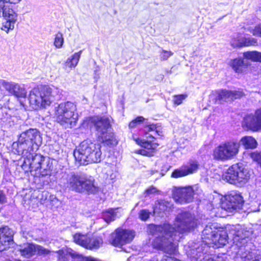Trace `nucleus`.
Listing matches in <instances>:
<instances>
[{
    "label": "nucleus",
    "mask_w": 261,
    "mask_h": 261,
    "mask_svg": "<svg viewBox=\"0 0 261 261\" xmlns=\"http://www.w3.org/2000/svg\"><path fill=\"white\" fill-rule=\"evenodd\" d=\"M88 237L85 235L81 234L80 233H76L73 236L74 242L86 248L87 239Z\"/></svg>",
    "instance_id": "473e14b6"
},
{
    "label": "nucleus",
    "mask_w": 261,
    "mask_h": 261,
    "mask_svg": "<svg viewBox=\"0 0 261 261\" xmlns=\"http://www.w3.org/2000/svg\"><path fill=\"white\" fill-rule=\"evenodd\" d=\"M196 195L195 190L192 187L176 188L173 192V198L180 204L189 203L192 201Z\"/></svg>",
    "instance_id": "4468645a"
},
{
    "label": "nucleus",
    "mask_w": 261,
    "mask_h": 261,
    "mask_svg": "<svg viewBox=\"0 0 261 261\" xmlns=\"http://www.w3.org/2000/svg\"><path fill=\"white\" fill-rule=\"evenodd\" d=\"M57 253L58 254V258L60 261H67V256L68 255H70L73 258L77 259L80 261H101L91 256L84 257L72 250L68 252L66 250L62 249L58 251Z\"/></svg>",
    "instance_id": "aec40b11"
},
{
    "label": "nucleus",
    "mask_w": 261,
    "mask_h": 261,
    "mask_svg": "<svg viewBox=\"0 0 261 261\" xmlns=\"http://www.w3.org/2000/svg\"><path fill=\"white\" fill-rule=\"evenodd\" d=\"M53 89L48 86L36 87L30 92V107L34 110L44 109L54 101Z\"/></svg>",
    "instance_id": "6e6552de"
},
{
    "label": "nucleus",
    "mask_w": 261,
    "mask_h": 261,
    "mask_svg": "<svg viewBox=\"0 0 261 261\" xmlns=\"http://www.w3.org/2000/svg\"><path fill=\"white\" fill-rule=\"evenodd\" d=\"M187 94L174 95L173 99V102L176 105H179L182 102V101L187 98Z\"/></svg>",
    "instance_id": "79ce46f5"
},
{
    "label": "nucleus",
    "mask_w": 261,
    "mask_h": 261,
    "mask_svg": "<svg viewBox=\"0 0 261 261\" xmlns=\"http://www.w3.org/2000/svg\"><path fill=\"white\" fill-rule=\"evenodd\" d=\"M87 121L89 125L95 127L101 141L109 142L112 140L114 135L110 132V120L109 118L94 116L88 118Z\"/></svg>",
    "instance_id": "9b49d317"
},
{
    "label": "nucleus",
    "mask_w": 261,
    "mask_h": 261,
    "mask_svg": "<svg viewBox=\"0 0 261 261\" xmlns=\"http://www.w3.org/2000/svg\"><path fill=\"white\" fill-rule=\"evenodd\" d=\"M82 50H80L77 53H74L71 57H69L66 62L65 63V69L67 67L71 69L75 67L80 60L82 55Z\"/></svg>",
    "instance_id": "393cba45"
},
{
    "label": "nucleus",
    "mask_w": 261,
    "mask_h": 261,
    "mask_svg": "<svg viewBox=\"0 0 261 261\" xmlns=\"http://www.w3.org/2000/svg\"><path fill=\"white\" fill-rule=\"evenodd\" d=\"M173 204L172 203L164 200H157L153 207V214L160 217L167 215L171 211Z\"/></svg>",
    "instance_id": "412c9836"
},
{
    "label": "nucleus",
    "mask_w": 261,
    "mask_h": 261,
    "mask_svg": "<svg viewBox=\"0 0 261 261\" xmlns=\"http://www.w3.org/2000/svg\"><path fill=\"white\" fill-rule=\"evenodd\" d=\"M117 171L116 165L113 164H108L103 169V172L109 176L111 179H113L116 175L115 173Z\"/></svg>",
    "instance_id": "2f4dec72"
},
{
    "label": "nucleus",
    "mask_w": 261,
    "mask_h": 261,
    "mask_svg": "<svg viewBox=\"0 0 261 261\" xmlns=\"http://www.w3.org/2000/svg\"><path fill=\"white\" fill-rule=\"evenodd\" d=\"M6 202V197L4 193L0 191V204H3Z\"/></svg>",
    "instance_id": "09e8293b"
},
{
    "label": "nucleus",
    "mask_w": 261,
    "mask_h": 261,
    "mask_svg": "<svg viewBox=\"0 0 261 261\" xmlns=\"http://www.w3.org/2000/svg\"><path fill=\"white\" fill-rule=\"evenodd\" d=\"M16 83L12 82H7L4 80H0V92L2 91V88L3 87L10 94L13 95L15 91L14 89H16Z\"/></svg>",
    "instance_id": "c756f323"
},
{
    "label": "nucleus",
    "mask_w": 261,
    "mask_h": 261,
    "mask_svg": "<svg viewBox=\"0 0 261 261\" xmlns=\"http://www.w3.org/2000/svg\"><path fill=\"white\" fill-rule=\"evenodd\" d=\"M5 3L6 2L4 0H0V17L2 16V13L5 10V9L7 8L5 5Z\"/></svg>",
    "instance_id": "49530a36"
},
{
    "label": "nucleus",
    "mask_w": 261,
    "mask_h": 261,
    "mask_svg": "<svg viewBox=\"0 0 261 261\" xmlns=\"http://www.w3.org/2000/svg\"><path fill=\"white\" fill-rule=\"evenodd\" d=\"M2 15L6 20L16 22L17 19V14L12 9L6 8Z\"/></svg>",
    "instance_id": "7c9ffc66"
},
{
    "label": "nucleus",
    "mask_w": 261,
    "mask_h": 261,
    "mask_svg": "<svg viewBox=\"0 0 261 261\" xmlns=\"http://www.w3.org/2000/svg\"><path fill=\"white\" fill-rule=\"evenodd\" d=\"M145 118L142 116H138L134 120H133L129 124V127L134 128L143 122Z\"/></svg>",
    "instance_id": "ea45409f"
},
{
    "label": "nucleus",
    "mask_w": 261,
    "mask_h": 261,
    "mask_svg": "<svg viewBox=\"0 0 261 261\" xmlns=\"http://www.w3.org/2000/svg\"><path fill=\"white\" fill-rule=\"evenodd\" d=\"M15 23L16 22H12V21L6 20L3 23L1 29L6 33H8L10 30H13L14 29Z\"/></svg>",
    "instance_id": "4c0bfd02"
},
{
    "label": "nucleus",
    "mask_w": 261,
    "mask_h": 261,
    "mask_svg": "<svg viewBox=\"0 0 261 261\" xmlns=\"http://www.w3.org/2000/svg\"><path fill=\"white\" fill-rule=\"evenodd\" d=\"M217 100L223 101H231L234 99L239 98L244 95L241 90H220L216 92Z\"/></svg>",
    "instance_id": "a211bd4d"
},
{
    "label": "nucleus",
    "mask_w": 261,
    "mask_h": 261,
    "mask_svg": "<svg viewBox=\"0 0 261 261\" xmlns=\"http://www.w3.org/2000/svg\"><path fill=\"white\" fill-rule=\"evenodd\" d=\"M16 89H14L13 95L17 97L25 98L27 95L26 90L22 87L20 86L18 84H16Z\"/></svg>",
    "instance_id": "72a5a7b5"
},
{
    "label": "nucleus",
    "mask_w": 261,
    "mask_h": 261,
    "mask_svg": "<svg viewBox=\"0 0 261 261\" xmlns=\"http://www.w3.org/2000/svg\"><path fill=\"white\" fill-rule=\"evenodd\" d=\"M162 261H175L171 257L168 256H165Z\"/></svg>",
    "instance_id": "3c124183"
},
{
    "label": "nucleus",
    "mask_w": 261,
    "mask_h": 261,
    "mask_svg": "<svg viewBox=\"0 0 261 261\" xmlns=\"http://www.w3.org/2000/svg\"><path fill=\"white\" fill-rule=\"evenodd\" d=\"M198 167L199 164L196 161L190 160L179 168L175 169L172 173L171 177L177 178L193 174L197 171Z\"/></svg>",
    "instance_id": "2eb2a0df"
},
{
    "label": "nucleus",
    "mask_w": 261,
    "mask_h": 261,
    "mask_svg": "<svg viewBox=\"0 0 261 261\" xmlns=\"http://www.w3.org/2000/svg\"><path fill=\"white\" fill-rule=\"evenodd\" d=\"M86 248L90 249L98 248L102 243V239L100 237H93L92 238L88 237L87 239Z\"/></svg>",
    "instance_id": "cd10ccee"
},
{
    "label": "nucleus",
    "mask_w": 261,
    "mask_h": 261,
    "mask_svg": "<svg viewBox=\"0 0 261 261\" xmlns=\"http://www.w3.org/2000/svg\"><path fill=\"white\" fill-rule=\"evenodd\" d=\"M243 203V197L236 192H231L226 197L227 208L230 211L239 208Z\"/></svg>",
    "instance_id": "6ab92c4d"
},
{
    "label": "nucleus",
    "mask_w": 261,
    "mask_h": 261,
    "mask_svg": "<svg viewBox=\"0 0 261 261\" xmlns=\"http://www.w3.org/2000/svg\"><path fill=\"white\" fill-rule=\"evenodd\" d=\"M64 42V38L61 33H58L55 36L54 40V45L57 48H60L62 47Z\"/></svg>",
    "instance_id": "e433bc0d"
},
{
    "label": "nucleus",
    "mask_w": 261,
    "mask_h": 261,
    "mask_svg": "<svg viewBox=\"0 0 261 261\" xmlns=\"http://www.w3.org/2000/svg\"><path fill=\"white\" fill-rule=\"evenodd\" d=\"M240 143L245 149H254L257 146V143L255 139L250 136L243 137L240 140Z\"/></svg>",
    "instance_id": "bb28decb"
},
{
    "label": "nucleus",
    "mask_w": 261,
    "mask_h": 261,
    "mask_svg": "<svg viewBox=\"0 0 261 261\" xmlns=\"http://www.w3.org/2000/svg\"><path fill=\"white\" fill-rule=\"evenodd\" d=\"M101 154V145L90 140L83 141L74 152L75 160L81 165L100 162Z\"/></svg>",
    "instance_id": "20e7f679"
},
{
    "label": "nucleus",
    "mask_w": 261,
    "mask_h": 261,
    "mask_svg": "<svg viewBox=\"0 0 261 261\" xmlns=\"http://www.w3.org/2000/svg\"><path fill=\"white\" fill-rule=\"evenodd\" d=\"M257 62H261V53L259 52V55L258 56Z\"/></svg>",
    "instance_id": "603ef678"
},
{
    "label": "nucleus",
    "mask_w": 261,
    "mask_h": 261,
    "mask_svg": "<svg viewBox=\"0 0 261 261\" xmlns=\"http://www.w3.org/2000/svg\"><path fill=\"white\" fill-rule=\"evenodd\" d=\"M243 125L255 132L261 129V108L257 109L254 115H247L244 118Z\"/></svg>",
    "instance_id": "dca6fc26"
},
{
    "label": "nucleus",
    "mask_w": 261,
    "mask_h": 261,
    "mask_svg": "<svg viewBox=\"0 0 261 261\" xmlns=\"http://www.w3.org/2000/svg\"><path fill=\"white\" fill-rule=\"evenodd\" d=\"M42 143V137L36 129H30L22 132L18 140L12 145L13 151L24 158V164L28 166L30 171L39 170L42 176L50 175L53 168V164L46 159L36 153Z\"/></svg>",
    "instance_id": "f03ea898"
},
{
    "label": "nucleus",
    "mask_w": 261,
    "mask_h": 261,
    "mask_svg": "<svg viewBox=\"0 0 261 261\" xmlns=\"http://www.w3.org/2000/svg\"><path fill=\"white\" fill-rule=\"evenodd\" d=\"M197 225V221L190 213L187 212L177 216L174 227L166 223L160 225H150L149 231L155 237L151 245L153 248L167 254H175L177 242L181 238V234L194 228Z\"/></svg>",
    "instance_id": "f257e3e1"
},
{
    "label": "nucleus",
    "mask_w": 261,
    "mask_h": 261,
    "mask_svg": "<svg viewBox=\"0 0 261 261\" xmlns=\"http://www.w3.org/2000/svg\"><path fill=\"white\" fill-rule=\"evenodd\" d=\"M259 52L257 51H249L244 53L243 56L245 59L251 60L253 61H257Z\"/></svg>",
    "instance_id": "f704fd0d"
},
{
    "label": "nucleus",
    "mask_w": 261,
    "mask_h": 261,
    "mask_svg": "<svg viewBox=\"0 0 261 261\" xmlns=\"http://www.w3.org/2000/svg\"><path fill=\"white\" fill-rule=\"evenodd\" d=\"M6 3H10V4H17L19 2H20L21 0H4Z\"/></svg>",
    "instance_id": "8fccbe9b"
},
{
    "label": "nucleus",
    "mask_w": 261,
    "mask_h": 261,
    "mask_svg": "<svg viewBox=\"0 0 261 261\" xmlns=\"http://www.w3.org/2000/svg\"><path fill=\"white\" fill-rule=\"evenodd\" d=\"M240 143L236 141H227L221 144L214 151V155L217 159L227 160L236 156L239 150Z\"/></svg>",
    "instance_id": "f8f14e48"
},
{
    "label": "nucleus",
    "mask_w": 261,
    "mask_h": 261,
    "mask_svg": "<svg viewBox=\"0 0 261 261\" xmlns=\"http://www.w3.org/2000/svg\"><path fill=\"white\" fill-rule=\"evenodd\" d=\"M60 182L69 190L77 193L87 192L92 194L98 190L97 187L94 184V178L84 174H64L60 179Z\"/></svg>",
    "instance_id": "7ed1b4c3"
},
{
    "label": "nucleus",
    "mask_w": 261,
    "mask_h": 261,
    "mask_svg": "<svg viewBox=\"0 0 261 261\" xmlns=\"http://www.w3.org/2000/svg\"><path fill=\"white\" fill-rule=\"evenodd\" d=\"M244 29L249 32L253 35L261 37V23L253 25L252 22H247L244 26Z\"/></svg>",
    "instance_id": "a878e982"
},
{
    "label": "nucleus",
    "mask_w": 261,
    "mask_h": 261,
    "mask_svg": "<svg viewBox=\"0 0 261 261\" xmlns=\"http://www.w3.org/2000/svg\"><path fill=\"white\" fill-rule=\"evenodd\" d=\"M220 229L218 227L217 223H208L205 226L202 232L201 239L202 242L200 246L196 248V249L191 250L192 257L200 261H213V259L208 255V245L212 242V239L215 237V235Z\"/></svg>",
    "instance_id": "423d86ee"
},
{
    "label": "nucleus",
    "mask_w": 261,
    "mask_h": 261,
    "mask_svg": "<svg viewBox=\"0 0 261 261\" xmlns=\"http://www.w3.org/2000/svg\"><path fill=\"white\" fill-rule=\"evenodd\" d=\"M21 255L29 258L36 253V245L33 243H26L20 246L19 249Z\"/></svg>",
    "instance_id": "5701e85b"
},
{
    "label": "nucleus",
    "mask_w": 261,
    "mask_h": 261,
    "mask_svg": "<svg viewBox=\"0 0 261 261\" xmlns=\"http://www.w3.org/2000/svg\"><path fill=\"white\" fill-rule=\"evenodd\" d=\"M232 45L234 47L255 46L257 45V40L251 37L239 36L234 39Z\"/></svg>",
    "instance_id": "4be33fe9"
},
{
    "label": "nucleus",
    "mask_w": 261,
    "mask_h": 261,
    "mask_svg": "<svg viewBox=\"0 0 261 261\" xmlns=\"http://www.w3.org/2000/svg\"><path fill=\"white\" fill-rule=\"evenodd\" d=\"M173 55L171 51H167L163 49L160 54V58L161 60H166Z\"/></svg>",
    "instance_id": "c03bdc74"
},
{
    "label": "nucleus",
    "mask_w": 261,
    "mask_h": 261,
    "mask_svg": "<svg viewBox=\"0 0 261 261\" xmlns=\"http://www.w3.org/2000/svg\"><path fill=\"white\" fill-rule=\"evenodd\" d=\"M229 235L230 237L232 236L233 243H237L240 240L244 241L247 237V234L243 233L240 225L231 226L229 234L225 230L220 228L215 235V237H213L212 239V242H210V245L208 246V254L210 253L211 247L221 248L225 246L228 242V239L229 238Z\"/></svg>",
    "instance_id": "1a4fd4ad"
},
{
    "label": "nucleus",
    "mask_w": 261,
    "mask_h": 261,
    "mask_svg": "<svg viewBox=\"0 0 261 261\" xmlns=\"http://www.w3.org/2000/svg\"><path fill=\"white\" fill-rule=\"evenodd\" d=\"M50 252V251L43 247L36 245V253L40 255H46Z\"/></svg>",
    "instance_id": "58836bf2"
},
{
    "label": "nucleus",
    "mask_w": 261,
    "mask_h": 261,
    "mask_svg": "<svg viewBox=\"0 0 261 261\" xmlns=\"http://www.w3.org/2000/svg\"><path fill=\"white\" fill-rule=\"evenodd\" d=\"M76 106L73 102H62L55 107L54 118L65 128L74 126L78 120Z\"/></svg>",
    "instance_id": "0eeeda50"
},
{
    "label": "nucleus",
    "mask_w": 261,
    "mask_h": 261,
    "mask_svg": "<svg viewBox=\"0 0 261 261\" xmlns=\"http://www.w3.org/2000/svg\"><path fill=\"white\" fill-rule=\"evenodd\" d=\"M145 139L137 138L133 136V140L136 143L142 147V149L136 150V152L143 155L151 156L154 154V150L158 144L154 141L158 136H161V132L159 131L156 125L151 124L147 125L144 129Z\"/></svg>",
    "instance_id": "39448f33"
},
{
    "label": "nucleus",
    "mask_w": 261,
    "mask_h": 261,
    "mask_svg": "<svg viewBox=\"0 0 261 261\" xmlns=\"http://www.w3.org/2000/svg\"><path fill=\"white\" fill-rule=\"evenodd\" d=\"M258 193L256 191H252L249 193V197L252 200H255L257 198Z\"/></svg>",
    "instance_id": "de8ad7c7"
},
{
    "label": "nucleus",
    "mask_w": 261,
    "mask_h": 261,
    "mask_svg": "<svg viewBox=\"0 0 261 261\" xmlns=\"http://www.w3.org/2000/svg\"><path fill=\"white\" fill-rule=\"evenodd\" d=\"M242 258L244 259V261H261V256H258L253 257L252 253L250 252H249L245 256L242 255Z\"/></svg>",
    "instance_id": "37998d69"
},
{
    "label": "nucleus",
    "mask_w": 261,
    "mask_h": 261,
    "mask_svg": "<svg viewBox=\"0 0 261 261\" xmlns=\"http://www.w3.org/2000/svg\"><path fill=\"white\" fill-rule=\"evenodd\" d=\"M13 231L8 227L0 228V251L10 247L13 243Z\"/></svg>",
    "instance_id": "f3484780"
},
{
    "label": "nucleus",
    "mask_w": 261,
    "mask_h": 261,
    "mask_svg": "<svg viewBox=\"0 0 261 261\" xmlns=\"http://www.w3.org/2000/svg\"><path fill=\"white\" fill-rule=\"evenodd\" d=\"M250 158L261 168V152H251L249 154Z\"/></svg>",
    "instance_id": "c9c22d12"
},
{
    "label": "nucleus",
    "mask_w": 261,
    "mask_h": 261,
    "mask_svg": "<svg viewBox=\"0 0 261 261\" xmlns=\"http://www.w3.org/2000/svg\"><path fill=\"white\" fill-rule=\"evenodd\" d=\"M230 66L235 72L237 73L243 72L246 67L244 60L240 58L231 60Z\"/></svg>",
    "instance_id": "c85d7f7f"
},
{
    "label": "nucleus",
    "mask_w": 261,
    "mask_h": 261,
    "mask_svg": "<svg viewBox=\"0 0 261 261\" xmlns=\"http://www.w3.org/2000/svg\"><path fill=\"white\" fill-rule=\"evenodd\" d=\"M119 208H109L102 213V218L107 223L115 220L120 216Z\"/></svg>",
    "instance_id": "b1692460"
},
{
    "label": "nucleus",
    "mask_w": 261,
    "mask_h": 261,
    "mask_svg": "<svg viewBox=\"0 0 261 261\" xmlns=\"http://www.w3.org/2000/svg\"><path fill=\"white\" fill-rule=\"evenodd\" d=\"M150 214L151 213L149 211V210L143 209L139 212V217L141 220L143 221H146L149 218Z\"/></svg>",
    "instance_id": "a19ab883"
},
{
    "label": "nucleus",
    "mask_w": 261,
    "mask_h": 261,
    "mask_svg": "<svg viewBox=\"0 0 261 261\" xmlns=\"http://www.w3.org/2000/svg\"><path fill=\"white\" fill-rule=\"evenodd\" d=\"M158 190L153 186H151L145 190L146 196L156 193Z\"/></svg>",
    "instance_id": "a18cd8bd"
},
{
    "label": "nucleus",
    "mask_w": 261,
    "mask_h": 261,
    "mask_svg": "<svg viewBox=\"0 0 261 261\" xmlns=\"http://www.w3.org/2000/svg\"><path fill=\"white\" fill-rule=\"evenodd\" d=\"M135 232L132 230L118 228L112 234V244L115 246L129 243L134 239Z\"/></svg>",
    "instance_id": "ddd939ff"
},
{
    "label": "nucleus",
    "mask_w": 261,
    "mask_h": 261,
    "mask_svg": "<svg viewBox=\"0 0 261 261\" xmlns=\"http://www.w3.org/2000/svg\"><path fill=\"white\" fill-rule=\"evenodd\" d=\"M250 172L242 163L232 165L223 174L222 179L237 186H242L249 179Z\"/></svg>",
    "instance_id": "9d476101"
}]
</instances>
